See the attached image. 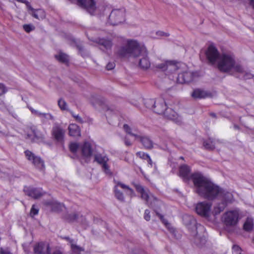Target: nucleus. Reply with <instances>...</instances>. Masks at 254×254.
<instances>
[{"label": "nucleus", "mask_w": 254, "mask_h": 254, "mask_svg": "<svg viewBox=\"0 0 254 254\" xmlns=\"http://www.w3.org/2000/svg\"><path fill=\"white\" fill-rule=\"evenodd\" d=\"M191 179L195 191L200 196L209 200H213L218 196L221 188L210 179L199 173L192 174Z\"/></svg>", "instance_id": "f257e3e1"}, {"label": "nucleus", "mask_w": 254, "mask_h": 254, "mask_svg": "<svg viewBox=\"0 0 254 254\" xmlns=\"http://www.w3.org/2000/svg\"><path fill=\"white\" fill-rule=\"evenodd\" d=\"M118 55L120 58L141 57L139 59V65L143 69H146L150 66L146 48L135 40H128L126 45L121 47L119 49Z\"/></svg>", "instance_id": "f03ea898"}, {"label": "nucleus", "mask_w": 254, "mask_h": 254, "mask_svg": "<svg viewBox=\"0 0 254 254\" xmlns=\"http://www.w3.org/2000/svg\"><path fill=\"white\" fill-rule=\"evenodd\" d=\"M182 219L183 224L190 232L191 235L194 237V242L196 244L199 245L198 241H200V243L204 244L205 242L204 236L205 231L204 227L197 223L195 218L192 215L184 214L183 216Z\"/></svg>", "instance_id": "7ed1b4c3"}, {"label": "nucleus", "mask_w": 254, "mask_h": 254, "mask_svg": "<svg viewBox=\"0 0 254 254\" xmlns=\"http://www.w3.org/2000/svg\"><path fill=\"white\" fill-rule=\"evenodd\" d=\"M217 68L220 71L223 73H228L232 69L239 73L244 72L243 67L239 64H236L234 57L227 54H222L219 57Z\"/></svg>", "instance_id": "20e7f679"}, {"label": "nucleus", "mask_w": 254, "mask_h": 254, "mask_svg": "<svg viewBox=\"0 0 254 254\" xmlns=\"http://www.w3.org/2000/svg\"><path fill=\"white\" fill-rule=\"evenodd\" d=\"M222 219L226 226H234L237 224L240 219L239 212L238 210L227 211L223 214Z\"/></svg>", "instance_id": "39448f33"}, {"label": "nucleus", "mask_w": 254, "mask_h": 254, "mask_svg": "<svg viewBox=\"0 0 254 254\" xmlns=\"http://www.w3.org/2000/svg\"><path fill=\"white\" fill-rule=\"evenodd\" d=\"M147 204L149 207L153 209L156 215L159 218L163 224H164L166 227L170 225L167 220L164 218V216L159 212L161 209V206L162 204V202L160 200L157 199L155 197L152 196V199L149 202V204Z\"/></svg>", "instance_id": "423d86ee"}, {"label": "nucleus", "mask_w": 254, "mask_h": 254, "mask_svg": "<svg viewBox=\"0 0 254 254\" xmlns=\"http://www.w3.org/2000/svg\"><path fill=\"white\" fill-rule=\"evenodd\" d=\"M179 63L175 61H167L165 63L157 64L156 67L165 71L166 75L173 73L179 69Z\"/></svg>", "instance_id": "0eeeda50"}, {"label": "nucleus", "mask_w": 254, "mask_h": 254, "mask_svg": "<svg viewBox=\"0 0 254 254\" xmlns=\"http://www.w3.org/2000/svg\"><path fill=\"white\" fill-rule=\"evenodd\" d=\"M24 154L26 158L31 162L35 168L40 170L44 169V161L40 157L35 155L33 152L28 150L25 151Z\"/></svg>", "instance_id": "6e6552de"}, {"label": "nucleus", "mask_w": 254, "mask_h": 254, "mask_svg": "<svg viewBox=\"0 0 254 254\" xmlns=\"http://www.w3.org/2000/svg\"><path fill=\"white\" fill-rule=\"evenodd\" d=\"M125 21V12L120 9L113 10L108 18L111 25H117Z\"/></svg>", "instance_id": "1a4fd4ad"}, {"label": "nucleus", "mask_w": 254, "mask_h": 254, "mask_svg": "<svg viewBox=\"0 0 254 254\" xmlns=\"http://www.w3.org/2000/svg\"><path fill=\"white\" fill-rule=\"evenodd\" d=\"M109 158L105 154L98 153L94 155V161L102 166V170L106 174L111 176L112 175V173L107 164Z\"/></svg>", "instance_id": "9d476101"}, {"label": "nucleus", "mask_w": 254, "mask_h": 254, "mask_svg": "<svg viewBox=\"0 0 254 254\" xmlns=\"http://www.w3.org/2000/svg\"><path fill=\"white\" fill-rule=\"evenodd\" d=\"M205 55L208 62L212 65L214 64L220 57V55L215 46L210 45L205 52Z\"/></svg>", "instance_id": "9b49d317"}, {"label": "nucleus", "mask_w": 254, "mask_h": 254, "mask_svg": "<svg viewBox=\"0 0 254 254\" xmlns=\"http://www.w3.org/2000/svg\"><path fill=\"white\" fill-rule=\"evenodd\" d=\"M77 4L86 10L91 15H94L96 10L95 0H77Z\"/></svg>", "instance_id": "f8f14e48"}, {"label": "nucleus", "mask_w": 254, "mask_h": 254, "mask_svg": "<svg viewBox=\"0 0 254 254\" xmlns=\"http://www.w3.org/2000/svg\"><path fill=\"white\" fill-rule=\"evenodd\" d=\"M211 204L210 203L204 201L197 204L195 206V211L196 213L205 218H208L210 216Z\"/></svg>", "instance_id": "ddd939ff"}, {"label": "nucleus", "mask_w": 254, "mask_h": 254, "mask_svg": "<svg viewBox=\"0 0 254 254\" xmlns=\"http://www.w3.org/2000/svg\"><path fill=\"white\" fill-rule=\"evenodd\" d=\"M65 130L58 123H55L52 130V134L54 139L58 142L64 141Z\"/></svg>", "instance_id": "4468645a"}, {"label": "nucleus", "mask_w": 254, "mask_h": 254, "mask_svg": "<svg viewBox=\"0 0 254 254\" xmlns=\"http://www.w3.org/2000/svg\"><path fill=\"white\" fill-rule=\"evenodd\" d=\"M23 191L25 194L34 199L40 198L45 193L41 188H36L30 187H25Z\"/></svg>", "instance_id": "2eb2a0df"}, {"label": "nucleus", "mask_w": 254, "mask_h": 254, "mask_svg": "<svg viewBox=\"0 0 254 254\" xmlns=\"http://www.w3.org/2000/svg\"><path fill=\"white\" fill-rule=\"evenodd\" d=\"M194 78V74L190 71H186L178 74L177 81L179 83H188L192 81Z\"/></svg>", "instance_id": "dca6fc26"}, {"label": "nucleus", "mask_w": 254, "mask_h": 254, "mask_svg": "<svg viewBox=\"0 0 254 254\" xmlns=\"http://www.w3.org/2000/svg\"><path fill=\"white\" fill-rule=\"evenodd\" d=\"M191 170L190 167L187 165L184 164L181 165L179 167V175L182 178L184 181L185 182H188L191 179V174L190 175Z\"/></svg>", "instance_id": "f3484780"}, {"label": "nucleus", "mask_w": 254, "mask_h": 254, "mask_svg": "<svg viewBox=\"0 0 254 254\" xmlns=\"http://www.w3.org/2000/svg\"><path fill=\"white\" fill-rule=\"evenodd\" d=\"M136 139H139L145 149L151 150L154 147L153 141L148 136L138 135Z\"/></svg>", "instance_id": "a211bd4d"}, {"label": "nucleus", "mask_w": 254, "mask_h": 254, "mask_svg": "<svg viewBox=\"0 0 254 254\" xmlns=\"http://www.w3.org/2000/svg\"><path fill=\"white\" fill-rule=\"evenodd\" d=\"M51 249L49 245L43 242L39 243L34 248L35 254H49Z\"/></svg>", "instance_id": "6ab92c4d"}, {"label": "nucleus", "mask_w": 254, "mask_h": 254, "mask_svg": "<svg viewBox=\"0 0 254 254\" xmlns=\"http://www.w3.org/2000/svg\"><path fill=\"white\" fill-rule=\"evenodd\" d=\"M166 108L167 105L164 100L163 99H158L156 100L153 112L157 114L163 115Z\"/></svg>", "instance_id": "aec40b11"}, {"label": "nucleus", "mask_w": 254, "mask_h": 254, "mask_svg": "<svg viewBox=\"0 0 254 254\" xmlns=\"http://www.w3.org/2000/svg\"><path fill=\"white\" fill-rule=\"evenodd\" d=\"M191 95L192 97L195 99H200L211 97V93L204 90L197 88L193 90Z\"/></svg>", "instance_id": "412c9836"}, {"label": "nucleus", "mask_w": 254, "mask_h": 254, "mask_svg": "<svg viewBox=\"0 0 254 254\" xmlns=\"http://www.w3.org/2000/svg\"><path fill=\"white\" fill-rule=\"evenodd\" d=\"M89 40L99 44L100 45L103 46L106 49H110L112 46V43L111 41L104 38H93L92 37L90 38L88 36V34H86Z\"/></svg>", "instance_id": "4be33fe9"}, {"label": "nucleus", "mask_w": 254, "mask_h": 254, "mask_svg": "<svg viewBox=\"0 0 254 254\" xmlns=\"http://www.w3.org/2000/svg\"><path fill=\"white\" fill-rule=\"evenodd\" d=\"M218 196L222 199L223 202H225L227 204L228 203H232L233 200V195L232 193L221 188V192Z\"/></svg>", "instance_id": "5701e85b"}, {"label": "nucleus", "mask_w": 254, "mask_h": 254, "mask_svg": "<svg viewBox=\"0 0 254 254\" xmlns=\"http://www.w3.org/2000/svg\"><path fill=\"white\" fill-rule=\"evenodd\" d=\"M73 42L75 43L77 49L78 50L79 54L83 58L89 57L90 56L89 51L85 49L82 45L75 39H73Z\"/></svg>", "instance_id": "b1692460"}, {"label": "nucleus", "mask_w": 254, "mask_h": 254, "mask_svg": "<svg viewBox=\"0 0 254 254\" xmlns=\"http://www.w3.org/2000/svg\"><path fill=\"white\" fill-rule=\"evenodd\" d=\"M164 117L176 122H179L178 114L172 109L167 108L163 114Z\"/></svg>", "instance_id": "393cba45"}, {"label": "nucleus", "mask_w": 254, "mask_h": 254, "mask_svg": "<svg viewBox=\"0 0 254 254\" xmlns=\"http://www.w3.org/2000/svg\"><path fill=\"white\" fill-rule=\"evenodd\" d=\"M44 204L50 207L52 211L57 212L62 211L64 206L63 204L53 201H47L44 203Z\"/></svg>", "instance_id": "a878e982"}, {"label": "nucleus", "mask_w": 254, "mask_h": 254, "mask_svg": "<svg viewBox=\"0 0 254 254\" xmlns=\"http://www.w3.org/2000/svg\"><path fill=\"white\" fill-rule=\"evenodd\" d=\"M82 155L85 157H90L93 153V149L91 144L88 142H85L81 147Z\"/></svg>", "instance_id": "bb28decb"}, {"label": "nucleus", "mask_w": 254, "mask_h": 254, "mask_svg": "<svg viewBox=\"0 0 254 254\" xmlns=\"http://www.w3.org/2000/svg\"><path fill=\"white\" fill-rule=\"evenodd\" d=\"M69 135L73 137L80 136V129L76 124H70L68 127Z\"/></svg>", "instance_id": "cd10ccee"}, {"label": "nucleus", "mask_w": 254, "mask_h": 254, "mask_svg": "<svg viewBox=\"0 0 254 254\" xmlns=\"http://www.w3.org/2000/svg\"><path fill=\"white\" fill-rule=\"evenodd\" d=\"M203 145L206 150H213L215 148V140L212 138H209L203 141Z\"/></svg>", "instance_id": "c85d7f7f"}, {"label": "nucleus", "mask_w": 254, "mask_h": 254, "mask_svg": "<svg viewBox=\"0 0 254 254\" xmlns=\"http://www.w3.org/2000/svg\"><path fill=\"white\" fill-rule=\"evenodd\" d=\"M32 131L34 135V138L32 139L33 142H40L43 141L44 135L43 134L34 128L32 129Z\"/></svg>", "instance_id": "c756f323"}, {"label": "nucleus", "mask_w": 254, "mask_h": 254, "mask_svg": "<svg viewBox=\"0 0 254 254\" xmlns=\"http://www.w3.org/2000/svg\"><path fill=\"white\" fill-rule=\"evenodd\" d=\"M227 205V204L225 202L222 201L221 202L218 203L217 205L214 207L213 213L215 215L220 214L224 210Z\"/></svg>", "instance_id": "7c9ffc66"}, {"label": "nucleus", "mask_w": 254, "mask_h": 254, "mask_svg": "<svg viewBox=\"0 0 254 254\" xmlns=\"http://www.w3.org/2000/svg\"><path fill=\"white\" fill-rule=\"evenodd\" d=\"M55 58L60 62L67 64L69 62L68 56L63 53H60L59 55H55Z\"/></svg>", "instance_id": "2f4dec72"}, {"label": "nucleus", "mask_w": 254, "mask_h": 254, "mask_svg": "<svg viewBox=\"0 0 254 254\" xmlns=\"http://www.w3.org/2000/svg\"><path fill=\"white\" fill-rule=\"evenodd\" d=\"M78 216V214L76 213H67L64 215V218L68 222H73L79 218Z\"/></svg>", "instance_id": "473e14b6"}, {"label": "nucleus", "mask_w": 254, "mask_h": 254, "mask_svg": "<svg viewBox=\"0 0 254 254\" xmlns=\"http://www.w3.org/2000/svg\"><path fill=\"white\" fill-rule=\"evenodd\" d=\"M32 16L38 19H40V18L43 19L45 16V12L41 9H35V10L32 12Z\"/></svg>", "instance_id": "72a5a7b5"}, {"label": "nucleus", "mask_w": 254, "mask_h": 254, "mask_svg": "<svg viewBox=\"0 0 254 254\" xmlns=\"http://www.w3.org/2000/svg\"><path fill=\"white\" fill-rule=\"evenodd\" d=\"M70 249L72 254H80L81 252H83L84 249L75 244L72 243L70 245Z\"/></svg>", "instance_id": "f704fd0d"}, {"label": "nucleus", "mask_w": 254, "mask_h": 254, "mask_svg": "<svg viewBox=\"0 0 254 254\" xmlns=\"http://www.w3.org/2000/svg\"><path fill=\"white\" fill-rule=\"evenodd\" d=\"M156 100L153 99H146L144 100V104L145 107L153 111L155 105Z\"/></svg>", "instance_id": "c9c22d12"}, {"label": "nucleus", "mask_w": 254, "mask_h": 254, "mask_svg": "<svg viewBox=\"0 0 254 254\" xmlns=\"http://www.w3.org/2000/svg\"><path fill=\"white\" fill-rule=\"evenodd\" d=\"M254 224L252 220L247 219L243 225L244 229L246 231H251L253 230Z\"/></svg>", "instance_id": "e433bc0d"}, {"label": "nucleus", "mask_w": 254, "mask_h": 254, "mask_svg": "<svg viewBox=\"0 0 254 254\" xmlns=\"http://www.w3.org/2000/svg\"><path fill=\"white\" fill-rule=\"evenodd\" d=\"M114 192L115 195L117 199L121 201H124L125 198L124 194L122 192L119 190L117 186H115L114 187Z\"/></svg>", "instance_id": "4c0bfd02"}, {"label": "nucleus", "mask_w": 254, "mask_h": 254, "mask_svg": "<svg viewBox=\"0 0 254 254\" xmlns=\"http://www.w3.org/2000/svg\"><path fill=\"white\" fill-rule=\"evenodd\" d=\"M124 129L125 130V131L127 133H128V134L132 136H134L135 137V138L137 137L138 135L137 134H136L135 133H133L132 132H131V128L129 127L128 125H127V124H125L124 125Z\"/></svg>", "instance_id": "58836bf2"}, {"label": "nucleus", "mask_w": 254, "mask_h": 254, "mask_svg": "<svg viewBox=\"0 0 254 254\" xmlns=\"http://www.w3.org/2000/svg\"><path fill=\"white\" fill-rule=\"evenodd\" d=\"M70 151L74 153H76L79 148V145L75 142L71 143L69 146Z\"/></svg>", "instance_id": "ea45409f"}, {"label": "nucleus", "mask_w": 254, "mask_h": 254, "mask_svg": "<svg viewBox=\"0 0 254 254\" xmlns=\"http://www.w3.org/2000/svg\"><path fill=\"white\" fill-rule=\"evenodd\" d=\"M58 105L62 110H66L67 109L66 103L63 99H60L59 100Z\"/></svg>", "instance_id": "a19ab883"}, {"label": "nucleus", "mask_w": 254, "mask_h": 254, "mask_svg": "<svg viewBox=\"0 0 254 254\" xmlns=\"http://www.w3.org/2000/svg\"><path fill=\"white\" fill-rule=\"evenodd\" d=\"M39 212V208L35 205H33L30 212V215L32 217H33L35 215L38 214Z\"/></svg>", "instance_id": "79ce46f5"}, {"label": "nucleus", "mask_w": 254, "mask_h": 254, "mask_svg": "<svg viewBox=\"0 0 254 254\" xmlns=\"http://www.w3.org/2000/svg\"><path fill=\"white\" fill-rule=\"evenodd\" d=\"M140 194L141 198L145 200L147 204H149V200L150 199L151 200L152 198H150L148 194L145 191V190L140 193Z\"/></svg>", "instance_id": "37998d69"}, {"label": "nucleus", "mask_w": 254, "mask_h": 254, "mask_svg": "<svg viewBox=\"0 0 254 254\" xmlns=\"http://www.w3.org/2000/svg\"><path fill=\"white\" fill-rule=\"evenodd\" d=\"M23 29L27 33H29L35 29V27L31 24H24L23 25Z\"/></svg>", "instance_id": "c03bdc74"}, {"label": "nucleus", "mask_w": 254, "mask_h": 254, "mask_svg": "<svg viewBox=\"0 0 254 254\" xmlns=\"http://www.w3.org/2000/svg\"><path fill=\"white\" fill-rule=\"evenodd\" d=\"M116 186H117V188L118 186H120L123 189H127L130 191V193H132L133 192V190L131 188H130L128 186H127L120 182H117V185Z\"/></svg>", "instance_id": "a18cd8bd"}, {"label": "nucleus", "mask_w": 254, "mask_h": 254, "mask_svg": "<svg viewBox=\"0 0 254 254\" xmlns=\"http://www.w3.org/2000/svg\"><path fill=\"white\" fill-rule=\"evenodd\" d=\"M136 154L137 156H139L141 158L143 159L147 160V158H149L150 156L148 154L143 152H138Z\"/></svg>", "instance_id": "49530a36"}, {"label": "nucleus", "mask_w": 254, "mask_h": 254, "mask_svg": "<svg viewBox=\"0 0 254 254\" xmlns=\"http://www.w3.org/2000/svg\"><path fill=\"white\" fill-rule=\"evenodd\" d=\"M234 254H241V248L238 245H234L232 248Z\"/></svg>", "instance_id": "de8ad7c7"}, {"label": "nucleus", "mask_w": 254, "mask_h": 254, "mask_svg": "<svg viewBox=\"0 0 254 254\" xmlns=\"http://www.w3.org/2000/svg\"><path fill=\"white\" fill-rule=\"evenodd\" d=\"M42 118H45L46 119H49L52 121L55 120L54 116H53L50 113H43L42 114V116L41 117Z\"/></svg>", "instance_id": "09e8293b"}, {"label": "nucleus", "mask_w": 254, "mask_h": 254, "mask_svg": "<svg viewBox=\"0 0 254 254\" xmlns=\"http://www.w3.org/2000/svg\"><path fill=\"white\" fill-rule=\"evenodd\" d=\"M144 218L147 221H149L150 220V211L148 209H146L144 211Z\"/></svg>", "instance_id": "8fccbe9b"}, {"label": "nucleus", "mask_w": 254, "mask_h": 254, "mask_svg": "<svg viewBox=\"0 0 254 254\" xmlns=\"http://www.w3.org/2000/svg\"><path fill=\"white\" fill-rule=\"evenodd\" d=\"M134 187L136 191L140 193L144 190L143 187L140 184H134Z\"/></svg>", "instance_id": "3c124183"}, {"label": "nucleus", "mask_w": 254, "mask_h": 254, "mask_svg": "<svg viewBox=\"0 0 254 254\" xmlns=\"http://www.w3.org/2000/svg\"><path fill=\"white\" fill-rule=\"evenodd\" d=\"M6 92V89L4 84L0 83V96L4 94Z\"/></svg>", "instance_id": "603ef678"}, {"label": "nucleus", "mask_w": 254, "mask_h": 254, "mask_svg": "<svg viewBox=\"0 0 254 254\" xmlns=\"http://www.w3.org/2000/svg\"><path fill=\"white\" fill-rule=\"evenodd\" d=\"M115 66V64L114 62H109L106 65V68L107 70L113 69Z\"/></svg>", "instance_id": "864d4df0"}, {"label": "nucleus", "mask_w": 254, "mask_h": 254, "mask_svg": "<svg viewBox=\"0 0 254 254\" xmlns=\"http://www.w3.org/2000/svg\"><path fill=\"white\" fill-rule=\"evenodd\" d=\"M124 143L127 146H130L132 145V143L127 136L124 138Z\"/></svg>", "instance_id": "5fc2aeb1"}, {"label": "nucleus", "mask_w": 254, "mask_h": 254, "mask_svg": "<svg viewBox=\"0 0 254 254\" xmlns=\"http://www.w3.org/2000/svg\"><path fill=\"white\" fill-rule=\"evenodd\" d=\"M72 116L75 119V120L79 123H83V120L81 118L79 115H75L71 113Z\"/></svg>", "instance_id": "6e6d98bb"}, {"label": "nucleus", "mask_w": 254, "mask_h": 254, "mask_svg": "<svg viewBox=\"0 0 254 254\" xmlns=\"http://www.w3.org/2000/svg\"><path fill=\"white\" fill-rule=\"evenodd\" d=\"M156 34L160 36H165L168 37L170 35L169 33H166L163 31H158L156 32Z\"/></svg>", "instance_id": "4d7b16f0"}, {"label": "nucleus", "mask_w": 254, "mask_h": 254, "mask_svg": "<svg viewBox=\"0 0 254 254\" xmlns=\"http://www.w3.org/2000/svg\"><path fill=\"white\" fill-rule=\"evenodd\" d=\"M62 238L63 239H64V240H65L67 241L69 243L70 246L71 245L72 243H73L74 242L73 239H72L70 238L68 236L62 237Z\"/></svg>", "instance_id": "13d9d810"}, {"label": "nucleus", "mask_w": 254, "mask_h": 254, "mask_svg": "<svg viewBox=\"0 0 254 254\" xmlns=\"http://www.w3.org/2000/svg\"><path fill=\"white\" fill-rule=\"evenodd\" d=\"M0 254H12L9 251L6 250H3L2 248H0Z\"/></svg>", "instance_id": "bf43d9fd"}, {"label": "nucleus", "mask_w": 254, "mask_h": 254, "mask_svg": "<svg viewBox=\"0 0 254 254\" xmlns=\"http://www.w3.org/2000/svg\"><path fill=\"white\" fill-rule=\"evenodd\" d=\"M27 6L28 9L29 10H31L32 12L34 11L35 10V9H34L32 6L31 5H30L29 2H28V4H25Z\"/></svg>", "instance_id": "052dcab7"}, {"label": "nucleus", "mask_w": 254, "mask_h": 254, "mask_svg": "<svg viewBox=\"0 0 254 254\" xmlns=\"http://www.w3.org/2000/svg\"><path fill=\"white\" fill-rule=\"evenodd\" d=\"M9 113L14 118H15L16 119H17L18 116L16 114H15V113H14L13 112H10V111H9Z\"/></svg>", "instance_id": "680f3d73"}, {"label": "nucleus", "mask_w": 254, "mask_h": 254, "mask_svg": "<svg viewBox=\"0 0 254 254\" xmlns=\"http://www.w3.org/2000/svg\"><path fill=\"white\" fill-rule=\"evenodd\" d=\"M43 113L40 112L39 111L36 110L35 111V115L41 117L42 116Z\"/></svg>", "instance_id": "e2e57ef3"}, {"label": "nucleus", "mask_w": 254, "mask_h": 254, "mask_svg": "<svg viewBox=\"0 0 254 254\" xmlns=\"http://www.w3.org/2000/svg\"><path fill=\"white\" fill-rule=\"evenodd\" d=\"M249 4L254 9V0H250Z\"/></svg>", "instance_id": "0e129e2a"}, {"label": "nucleus", "mask_w": 254, "mask_h": 254, "mask_svg": "<svg viewBox=\"0 0 254 254\" xmlns=\"http://www.w3.org/2000/svg\"><path fill=\"white\" fill-rule=\"evenodd\" d=\"M251 76H252V75L251 74L246 73L245 75H244V78L245 79L251 78Z\"/></svg>", "instance_id": "69168bd1"}, {"label": "nucleus", "mask_w": 254, "mask_h": 254, "mask_svg": "<svg viewBox=\"0 0 254 254\" xmlns=\"http://www.w3.org/2000/svg\"><path fill=\"white\" fill-rule=\"evenodd\" d=\"M18 2L23 3L25 4H28V1L26 0H16Z\"/></svg>", "instance_id": "338daca9"}, {"label": "nucleus", "mask_w": 254, "mask_h": 254, "mask_svg": "<svg viewBox=\"0 0 254 254\" xmlns=\"http://www.w3.org/2000/svg\"><path fill=\"white\" fill-rule=\"evenodd\" d=\"M147 162H148V163L151 166L152 165V161L150 156H149V158H147Z\"/></svg>", "instance_id": "774afa93"}]
</instances>
